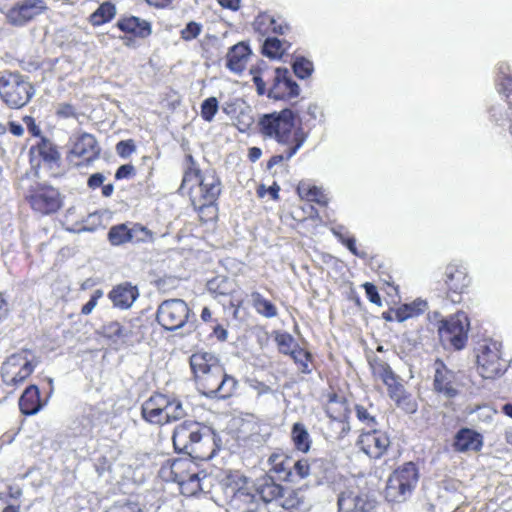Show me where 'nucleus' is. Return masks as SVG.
Listing matches in <instances>:
<instances>
[{"instance_id": "55", "label": "nucleus", "mask_w": 512, "mask_h": 512, "mask_svg": "<svg viewBox=\"0 0 512 512\" xmlns=\"http://www.w3.org/2000/svg\"><path fill=\"white\" fill-rule=\"evenodd\" d=\"M276 341L278 343L280 352H282L284 354L291 355V351L295 349V348H292L294 340H293L292 336L289 334L283 333V334L277 335Z\"/></svg>"}, {"instance_id": "48", "label": "nucleus", "mask_w": 512, "mask_h": 512, "mask_svg": "<svg viewBox=\"0 0 512 512\" xmlns=\"http://www.w3.org/2000/svg\"><path fill=\"white\" fill-rule=\"evenodd\" d=\"M208 288L219 295H226L232 291V282L223 277H216L208 282Z\"/></svg>"}, {"instance_id": "21", "label": "nucleus", "mask_w": 512, "mask_h": 512, "mask_svg": "<svg viewBox=\"0 0 512 512\" xmlns=\"http://www.w3.org/2000/svg\"><path fill=\"white\" fill-rule=\"evenodd\" d=\"M108 296L115 307L119 309H128L139 296V292L135 286H132L129 283H124L114 287Z\"/></svg>"}, {"instance_id": "58", "label": "nucleus", "mask_w": 512, "mask_h": 512, "mask_svg": "<svg viewBox=\"0 0 512 512\" xmlns=\"http://www.w3.org/2000/svg\"><path fill=\"white\" fill-rule=\"evenodd\" d=\"M253 123V118L249 112L242 111L237 118L236 126L240 132L247 131Z\"/></svg>"}, {"instance_id": "15", "label": "nucleus", "mask_w": 512, "mask_h": 512, "mask_svg": "<svg viewBox=\"0 0 512 512\" xmlns=\"http://www.w3.org/2000/svg\"><path fill=\"white\" fill-rule=\"evenodd\" d=\"M299 85L291 78L286 68H277L268 96L275 100L292 99L299 95Z\"/></svg>"}, {"instance_id": "35", "label": "nucleus", "mask_w": 512, "mask_h": 512, "mask_svg": "<svg viewBox=\"0 0 512 512\" xmlns=\"http://www.w3.org/2000/svg\"><path fill=\"white\" fill-rule=\"evenodd\" d=\"M289 46L276 37H268L263 44V54L272 59L281 58Z\"/></svg>"}, {"instance_id": "5", "label": "nucleus", "mask_w": 512, "mask_h": 512, "mask_svg": "<svg viewBox=\"0 0 512 512\" xmlns=\"http://www.w3.org/2000/svg\"><path fill=\"white\" fill-rule=\"evenodd\" d=\"M33 94V86L22 75L17 73L0 75V97L9 107H23Z\"/></svg>"}, {"instance_id": "42", "label": "nucleus", "mask_w": 512, "mask_h": 512, "mask_svg": "<svg viewBox=\"0 0 512 512\" xmlns=\"http://www.w3.org/2000/svg\"><path fill=\"white\" fill-rule=\"evenodd\" d=\"M256 25H257V29L259 31H264V32L271 31L276 34H284L285 30L288 28L287 26L278 24L269 15H264V16L259 17L256 21Z\"/></svg>"}, {"instance_id": "56", "label": "nucleus", "mask_w": 512, "mask_h": 512, "mask_svg": "<svg viewBox=\"0 0 512 512\" xmlns=\"http://www.w3.org/2000/svg\"><path fill=\"white\" fill-rule=\"evenodd\" d=\"M103 291L101 289H97L92 294L90 300L82 307L81 313L83 315H89L93 309L97 306L98 300L102 298Z\"/></svg>"}, {"instance_id": "59", "label": "nucleus", "mask_w": 512, "mask_h": 512, "mask_svg": "<svg viewBox=\"0 0 512 512\" xmlns=\"http://www.w3.org/2000/svg\"><path fill=\"white\" fill-rule=\"evenodd\" d=\"M357 418L367 425H372L375 423V419L373 416L370 415V413L367 411L366 408L363 406L357 405L355 407Z\"/></svg>"}, {"instance_id": "60", "label": "nucleus", "mask_w": 512, "mask_h": 512, "mask_svg": "<svg viewBox=\"0 0 512 512\" xmlns=\"http://www.w3.org/2000/svg\"><path fill=\"white\" fill-rule=\"evenodd\" d=\"M134 173H135V168L133 165H131V164L121 165L115 173V178L116 179H127V178H130L132 175H134Z\"/></svg>"}, {"instance_id": "64", "label": "nucleus", "mask_w": 512, "mask_h": 512, "mask_svg": "<svg viewBox=\"0 0 512 512\" xmlns=\"http://www.w3.org/2000/svg\"><path fill=\"white\" fill-rule=\"evenodd\" d=\"M105 181V176L101 173H95L88 179V186L92 189L100 187Z\"/></svg>"}, {"instance_id": "18", "label": "nucleus", "mask_w": 512, "mask_h": 512, "mask_svg": "<svg viewBox=\"0 0 512 512\" xmlns=\"http://www.w3.org/2000/svg\"><path fill=\"white\" fill-rule=\"evenodd\" d=\"M390 444L388 436L379 431L373 430L360 435L358 445L360 449L371 458H379L387 450Z\"/></svg>"}, {"instance_id": "22", "label": "nucleus", "mask_w": 512, "mask_h": 512, "mask_svg": "<svg viewBox=\"0 0 512 512\" xmlns=\"http://www.w3.org/2000/svg\"><path fill=\"white\" fill-rule=\"evenodd\" d=\"M71 156L92 160L99 154V148L95 137L89 133H83L73 143Z\"/></svg>"}, {"instance_id": "39", "label": "nucleus", "mask_w": 512, "mask_h": 512, "mask_svg": "<svg viewBox=\"0 0 512 512\" xmlns=\"http://www.w3.org/2000/svg\"><path fill=\"white\" fill-rule=\"evenodd\" d=\"M108 239L114 246L131 242V231L126 224L115 225L110 228Z\"/></svg>"}, {"instance_id": "34", "label": "nucleus", "mask_w": 512, "mask_h": 512, "mask_svg": "<svg viewBox=\"0 0 512 512\" xmlns=\"http://www.w3.org/2000/svg\"><path fill=\"white\" fill-rule=\"evenodd\" d=\"M468 414L472 417V421L477 423L480 427L489 426L496 411L489 405H479L475 408H469Z\"/></svg>"}, {"instance_id": "61", "label": "nucleus", "mask_w": 512, "mask_h": 512, "mask_svg": "<svg viewBox=\"0 0 512 512\" xmlns=\"http://www.w3.org/2000/svg\"><path fill=\"white\" fill-rule=\"evenodd\" d=\"M365 292L368 299L377 305H381V298L378 294L376 287L371 283L364 284Z\"/></svg>"}, {"instance_id": "33", "label": "nucleus", "mask_w": 512, "mask_h": 512, "mask_svg": "<svg viewBox=\"0 0 512 512\" xmlns=\"http://www.w3.org/2000/svg\"><path fill=\"white\" fill-rule=\"evenodd\" d=\"M297 193L301 199L316 202L321 205L327 203V197L323 191L308 182L301 181L297 186Z\"/></svg>"}, {"instance_id": "49", "label": "nucleus", "mask_w": 512, "mask_h": 512, "mask_svg": "<svg viewBox=\"0 0 512 512\" xmlns=\"http://www.w3.org/2000/svg\"><path fill=\"white\" fill-rule=\"evenodd\" d=\"M292 472H293V482L297 479H305L310 475V465L308 459H300L294 461L292 459Z\"/></svg>"}, {"instance_id": "4", "label": "nucleus", "mask_w": 512, "mask_h": 512, "mask_svg": "<svg viewBox=\"0 0 512 512\" xmlns=\"http://www.w3.org/2000/svg\"><path fill=\"white\" fill-rule=\"evenodd\" d=\"M295 114L291 109L263 114L258 120L259 132L264 138L282 145L293 144Z\"/></svg>"}, {"instance_id": "51", "label": "nucleus", "mask_w": 512, "mask_h": 512, "mask_svg": "<svg viewBox=\"0 0 512 512\" xmlns=\"http://www.w3.org/2000/svg\"><path fill=\"white\" fill-rule=\"evenodd\" d=\"M130 231L131 242L140 243L153 241V233L141 225H134L130 228Z\"/></svg>"}, {"instance_id": "25", "label": "nucleus", "mask_w": 512, "mask_h": 512, "mask_svg": "<svg viewBox=\"0 0 512 512\" xmlns=\"http://www.w3.org/2000/svg\"><path fill=\"white\" fill-rule=\"evenodd\" d=\"M190 366L194 376L199 373H210L214 367H221L218 357L207 351H197L190 357Z\"/></svg>"}, {"instance_id": "8", "label": "nucleus", "mask_w": 512, "mask_h": 512, "mask_svg": "<svg viewBox=\"0 0 512 512\" xmlns=\"http://www.w3.org/2000/svg\"><path fill=\"white\" fill-rule=\"evenodd\" d=\"M37 362L29 350L10 355L2 364L1 377L6 386L16 387L34 371Z\"/></svg>"}, {"instance_id": "28", "label": "nucleus", "mask_w": 512, "mask_h": 512, "mask_svg": "<svg viewBox=\"0 0 512 512\" xmlns=\"http://www.w3.org/2000/svg\"><path fill=\"white\" fill-rule=\"evenodd\" d=\"M268 463L270 471L278 474L279 478L293 482L292 458L283 453H272L269 456Z\"/></svg>"}, {"instance_id": "1", "label": "nucleus", "mask_w": 512, "mask_h": 512, "mask_svg": "<svg viewBox=\"0 0 512 512\" xmlns=\"http://www.w3.org/2000/svg\"><path fill=\"white\" fill-rule=\"evenodd\" d=\"M172 440L177 451L200 459H211L222 446L220 436L212 428L194 421L177 426Z\"/></svg>"}, {"instance_id": "43", "label": "nucleus", "mask_w": 512, "mask_h": 512, "mask_svg": "<svg viewBox=\"0 0 512 512\" xmlns=\"http://www.w3.org/2000/svg\"><path fill=\"white\" fill-rule=\"evenodd\" d=\"M291 357L294 359V361L298 364V368L302 373H310V359L311 355L309 352L301 349V348H295L291 351Z\"/></svg>"}, {"instance_id": "40", "label": "nucleus", "mask_w": 512, "mask_h": 512, "mask_svg": "<svg viewBox=\"0 0 512 512\" xmlns=\"http://www.w3.org/2000/svg\"><path fill=\"white\" fill-rule=\"evenodd\" d=\"M283 487L272 481H267L258 489L259 498L268 503L283 496Z\"/></svg>"}, {"instance_id": "37", "label": "nucleus", "mask_w": 512, "mask_h": 512, "mask_svg": "<svg viewBox=\"0 0 512 512\" xmlns=\"http://www.w3.org/2000/svg\"><path fill=\"white\" fill-rule=\"evenodd\" d=\"M253 306L256 311L266 318H273L277 316L276 306L265 299L259 292H253L251 294Z\"/></svg>"}, {"instance_id": "16", "label": "nucleus", "mask_w": 512, "mask_h": 512, "mask_svg": "<svg viewBox=\"0 0 512 512\" xmlns=\"http://www.w3.org/2000/svg\"><path fill=\"white\" fill-rule=\"evenodd\" d=\"M435 365V390L447 398L456 396L460 385V374L448 369L443 362L437 361Z\"/></svg>"}, {"instance_id": "53", "label": "nucleus", "mask_w": 512, "mask_h": 512, "mask_svg": "<svg viewBox=\"0 0 512 512\" xmlns=\"http://www.w3.org/2000/svg\"><path fill=\"white\" fill-rule=\"evenodd\" d=\"M202 31V25L191 21L181 31V38L185 41H191L199 36Z\"/></svg>"}, {"instance_id": "63", "label": "nucleus", "mask_w": 512, "mask_h": 512, "mask_svg": "<svg viewBox=\"0 0 512 512\" xmlns=\"http://www.w3.org/2000/svg\"><path fill=\"white\" fill-rule=\"evenodd\" d=\"M387 390L392 400H395L397 397L401 396L406 391L400 381L389 387Z\"/></svg>"}, {"instance_id": "6", "label": "nucleus", "mask_w": 512, "mask_h": 512, "mask_svg": "<svg viewBox=\"0 0 512 512\" xmlns=\"http://www.w3.org/2000/svg\"><path fill=\"white\" fill-rule=\"evenodd\" d=\"M418 482V470L412 462L405 463L389 477L385 495L387 500L402 502L409 497Z\"/></svg>"}, {"instance_id": "26", "label": "nucleus", "mask_w": 512, "mask_h": 512, "mask_svg": "<svg viewBox=\"0 0 512 512\" xmlns=\"http://www.w3.org/2000/svg\"><path fill=\"white\" fill-rule=\"evenodd\" d=\"M190 366L194 376L199 373H210L214 367H221L218 357L207 351H197L190 357Z\"/></svg>"}, {"instance_id": "36", "label": "nucleus", "mask_w": 512, "mask_h": 512, "mask_svg": "<svg viewBox=\"0 0 512 512\" xmlns=\"http://www.w3.org/2000/svg\"><path fill=\"white\" fill-rule=\"evenodd\" d=\"M426 302L422 300L414 301L410 304H404L396 311V318L398 321L403 322L409 318L418 316L426 309Z\"/></svg>"}, {"instance_id": "31", "label": "nucleus", "mask_w": 512, "mask_h": 512, "mask_svg": "<svg viewBox=\"0 0 512 512\" xmlns=\"http://www.w3.org/2000/svg\"><path fill=\"white\" fill-rule=\"evenodd\" d=\"M291 439L295 448L302 452H309L312 444L311 436L304 424L297 422L291 430Z\"/></svg>"}, {"instance_id": "3", "label": "nucleus", "mask_w": 512, "mask_h": 512, "mask_svg": "<svg viewBox=\"0 0 512 512\" xmlns=\"http://www.w3.org/2000/svg\"><path fill=\"white\" fill-rule=\"evenodd\" d=\"M142 417L145 421L164 425L184 418L187 410L182 401L164 394H154L142 404Z\"/></svg>"}, {"instance_id": "54", "label": "nucleus", "mask_w": 512, "mask_h": 512, "mask_svg": "<svg viewBox=\"0 0 512 512\" xmlns=\"http://www.w3.org/2000/svg\"><path fill=\"white\" fill-rule=\"evenodd\" d=\"M136 151V145L132 139L122 140L116 144V153L121 158H128Z\"/></svg>"}, {"instance_id": "10", "label": "nucleus", "mask_w": 512, "mask_h": 512, "mask_svg": "<svg viewBox=\"0 0 512 512\" xmlns=\"http://www.w3.org/2000/svg\"><path fill=\"white\" fill-rule=\"evenodd\" d=\"M190 309L182 299L163 301L156 313L158 323L166 330L175 331L183 328L188 322Z\"/></svg>"}, {"instance_id": "2", "label": "nucleus", "mask_w": 512, "mask_h": 512, "mask_svg": "<svg viewBox=\"0 0 512 512\" xmlns=\"http://www.w3.org/2000/svg\"><path fill=\"white\" fill-rule=\"evenodd\" d=\"M188 167L185 170L181 188L187 189L195 206L205 207L215 202L221 192V183L213 170L203 173L196 167L191 155L187 156Z\"/></svg>"}, {"instance_id": "19", "label": "nucleus", "mask_w": 512, "mask_h": 512, "mask_svg": "<svg viewBox=\"0 0 512 512\" xmlns=\"http://www.w3.org/2000/svg\"><path fill=\"white\" fill-rule=\"evenodd\" d=\"M195 464L190 459H175L168 461L160 470L161 476L167 481L178 483L179 486L196 473Z\"/></svg>"}, {"instance_id": "24", "label": "nucleus", "mask_w": 512, "mask_h": 512, "mask_svg": "<svg viewBox=\"0 0 512 512\" xmlns=\"http://www.w3.org/2000/svg\"><path fill=\"white\" fill-rule=\"evenodd\" d=\"M251 50L249 46L243 42H240L233 47L227 53V68L232 72L241 73L250 58Z\"/></svg>"}, {"instance_id": "50", "label": "nucleus", "mask_w": 512, "mask_h": 512, "mask_svg": "<svg viewBox=\"0 0 512 512\" xmlns=\"http://www.w3.org/2000/svg\"><path fill=\"white\" fill-rule=\"evenodd\" d=\"M181 492L184 495L192 496L202 490L200 478L198 473L191 474L189 479L180 486Z\"/></svg>"}, {"instance_id": "44", "label": "nucleus", "mask_w": 512, "mask_h": 512, "mask_svg": "<svg viewBox=\"0 0 512 512\" xmlns=\"http://www.w3.org/2000/svg\"><path fill=\"white\" fill-rule=\"evenodd\" d=\"M259 497L258 490L253 491L252 487L242 486L239 487L233 496L235 502H242L244 504H253Z\"/></svg>"}, {"instance_id": "41", "label": "nucleus", "mask_w": 512, "mask_h": 512, "mask_svg": "<svg viewBox=\"0 0 512 512\" xmlns=\"http://www.w3.org/2000/svg\"><path fill=\"white\" fill-rule=\"evenodd\" d=\"M281 506L285 509L298 508L304 503V497L301 490H284L281 497Z\"/></svg>"}, {"instance_id": "7", "label": "nucleus", "mask_w": 512, "mask_h": 512, "mask_svg": "<svg viewBox=\"0 0 512 512\" xmlns=\"http://www.w3.org/2000/svg\"><path fill=\"white\" fill-rule=\"evenodd\" d=\"M194 377L198 390L208 397H229L237 386V380L227 375L223 366L214 367L210 373H199Z\"/></svg>"}, {"instance_id": "62", "label": "nucleus", "mask_w": 512, "mask_h": 512, "mask_svg": "<svg viewBox=\"0 0 512 512\" xmlns=\"http://www.w3.org/2000/svg\"><path fill=\"white\" fill-rule=\"evenodd\" d=\"M331 424L332 426L339 430V437H343L344 435H346L349 430H350V426L347 422L343 421V420H340V419H336L334 418L332 421H331Z\"/></svg>"}, {"instance_id": "46", "label": "nucleus", "mask_w": 512, "mask_h": 512, "mask_svg": "<svg viewBox=\"0 0 512 512\" xmlns=\"http://www.w3.org/2000/svg\"><path fill=\"white\" fill-rule=\"evenodd\" d=\"M218 111V100L216 97H209L201 104V116L207 121L211 122Z\"/></svg>"}, {"instance_id": "14", "label": "nucleus", "mask_w": 512, "mask_h": 512, "mask_svg": "<svg viewBox=\"0 0 512 512\" xmlns=\"http://www.w3.org/2000/svg\"><path fill=\"white\" fill-rule=\"evenodd\" d=\"M48 9L44 0H24L14 5L7 13L9 23L24 26Z\"/></svg>"}, {"instance_id": "38", "label": "nucleus", "mask_w": 512, "mask_h": 512, "mask_svg": "<svg viewBox=\"0 0 512 512\" xmlns=\"http://www.w3.org/2000/svg\"><path fill=\"white\" fill-rule=\"evenodd\" d=\"M115 14V6L110 2H105L91 15L90 21L94 26H100L111 20Z\"/></svg>"}, {"instance_id": "11", "label": "nucleus", "mask_w": 512, "mask_h": 512, "mask_svg": "<svg viewBox=\"0 0 512 512\" xmlns=\"http://www.w3.org/2000/svg\"><path fill=\"white\" fill-rule=\"evenodd\" d=\"M477 365L480 375L485 379L500 376L506 370V362L501 358L500 345L497 342L479 346Z\"/></svg>"}, {"instance_id": "30", "label": "nucleus", "mask_w": 512, "mask_h": 512, "mask_svg": "<svg viewBox=\"0 0 512 512\" xmlns=\"http://www.w3.org/2000/svg\"><path fill=\"white\" fill-rule=\"evenodd\" d=\"M307 139V134L302 129H297L293 136V144H290L289 149L286 154L275 155L270 158L267 163V168L272 169L275 165L282 163L283 161H288L291 159L297 151L303 146Z\"/></svg>"}, {"instance_id": "29", "label": "nucleus", "mask_w": 512, "mask_h": 512, "mask_svg": "<svg viewBox=\"0 0 512 512\" xmlns=\"http://www.w3.org/2000/svg\"><path fill=\"white\" fill-rule=\"evenodd\" d=\"M41 406L38 387L35 385L27 387L19 399L21 412L25 415H33L40 410Z\"/></svg>"}, {"instance_id": "13", "label": "nucleus", "mask_w": 512, "mask_h": 512, "mask_svg": "<svg viewBox=\"0 0 512 512\" xmlns=\"http://www.w3.org/2000/svg\"><path fill=\"white\" fill-rule=\"evenodd\" d=\"M339 512H369L374 507V500L359 487H348L338 496Z\"/></svg>"}, {"instance_id": "57", "label": "nucleus", "mask_w": 512, "mask_h": 512, "mask_svg": "<svg viewBox=\"0 0 512 512\" xmlns=\"http://www.w3.org/2000/svg\"><path fill=\"white\" fill-rule=\"evenodd\" d=\"M333 233L339 240L356 256L364 257V253H360L356 247V240L354 238H344L337 230L333 229Z\"/></svg>"}, {"instance_id": "52", "label": "nucleus", "mask_w": 512, "mask_h": 512, "mask_svg": "<svg viewBox=\"0 0 512 512\" xmlns=\"http://www.w3.org/2000/svg\"><path fill=\"white\" fill-rule=\"evenodd\" d=\"M396 405L406 413H415L417 411V403L413 397L406 391L395 400Z\"/></svg>"}, {"instance_id": "32", "label": "nucleus", "mask_w": 512, "mask_h": 512, "mask_svg": "<svg viewBox=\"0 0 512 512\" xmlns=\"http://www.w3.org/2000/svg\"><path fill=\"white\" fill-rule=\"evenodd\" d=\"M496 86L500 93L508 96L512 93V68L507 62L497 65Z\"/></svg>"}, {"instance_id": "9", "label": "nucleus", "mask_w": 512, "mask_h": 512, "mask_svg": "<svg viewBox=\"0 0 512 512\" xmlns=\"http://www.w3.org/2000/svg\"><path fill=\"white\" fill-rule=\"evenodd\" d=\"M469 320L464 312H457L441 321L438 332L442 342L449 343L453 348L462 349L468 339Z\"/></svg>"}, {"instance_id": "12", "label": "nucleus", "mask_w": 512, "mask_h": 512, "mask_svg": "<svg viewBox=\"0 0 512 512\" xmlns=\"http://www.w3.org/2000/svg\"><path fill=\"white\" fill-rule=\"evenodd\" d=\"M31 208L43 215L56 212L61 206L60 194L52 186L37 183L26 196Z\"/></svg>"}, {"instance_id": "17", "label": "nucleus", "mask_w": 512, "mask_h": 512, "mask_svg": "<svg viewBox=\"0 0 512 512\" xmlns=\"http://www.w3.org/2000/svg\"><path fill=\"white\" fill-rule=\"evenodd\" d=\"M444 282L450 291L463 293L471 282L466 264L458 260L450 262L445 267Z\"/></svg>"}, {"instance_id": "23", "label": "nucleus", "mask_w": 512, "mask_h": 512, "mask_svg": "<svg viewBox=\"0 0 512 512\" xmlns=\"http://www.w3.org/2000/svg\"><path fill=\"white\" fill-rule=\"evenodd\" d=\"M454 448L459 452L479 451L483 445V437L474 430L463 428L455 436Z\"/></svg>"}, {"instance_id": "47", "label": "nucleus", "mask_w": 512, "mask_h": 512, "mask_svg": "<svg viewBox=\"0 0 512 512\" xmlns=\"http://www.w3.org/2000/svg\"><path fill=\"white\" fill-rule=\"evenodd\" d=\"M373 375L380 379L382 382L387 381L390 377H392L395 373L391 369V367L382 360H375L371 364Z\"/></svg>"}, {"instance_id": "20", "label": "nucleus", "mask_w": 512, "mask_h": 512, "mask_svg": "<svg viewBox=\"0 0 512 512\" xmlns=\"http://www.w3.org/2000/svg\"><path fill=\"white\" fill-rule=\"evenodd\" d=\"M137 328L138 326L132 321L124 324H121L117 321H112L102 327V332L103 335L107 338L126 343L138 335V332L136 331Z\"/></svg>"}, {"instance_id": "27", "label": "nucleus", "mask_w": 512, "mask_h": 512, "mask_svg": "<svg viewBox=\"0 0 512 512\" xmlns=\"http://www.w3.org/2000/svg\"><path fill=\"white\" fill-rule=\"evenodd\" d=\"M117 27L125 32L139 38L148 37L152 30L148 21L135 16L123 17L118 20Z\"/></svg>"}, {"instance_id": "45", "label": "nucleus", "mask_w": 512, "mask_h": 512, "mask_svg": "<svg viewBox=\"0 0 512 512\" xmlns=\"http://www.w3.org/2000/svg\"><path fill=\"white\" fill-rule=\"evenodd\" d=\"M293 71L297 77L306 79L313 72V63L303 57L296 58L293 63Z\"/></svg>"}]
</instances>
